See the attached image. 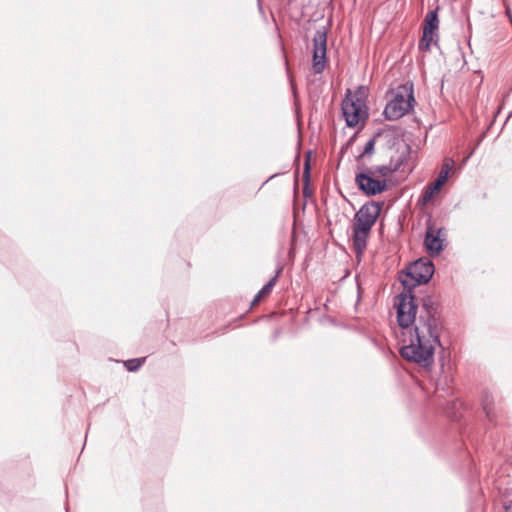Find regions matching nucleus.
<instances>
[{"label": "nucleus", "mask_w": 512, "mask_h": 512, "mask_svg": "<svg viewBox=\"0 0 512 512\" xmlns=\"http://www.w3.org/2000/svg\"><path fill=\"white\" fill-rule=\"evenodd\" d=\"M444 388H445V387H444V385H443V384H442V382L439 380V381L437 382V384H436V389H437V390H440V389L444 390Z\"/></svg>", "instance_id": "19"}, {"label": "nucleus", "mask_w": 512, "mask_h": 512, "mask_svg": "<svg viewBox=\"0 0 512 512\" xmlns=\"http://www.w3.org/2000/svg\"><path fill=\"white\" fill-rule=\"evenodd\" d=\"M392 98L385 106L383 115L385 119L398 120L413 108L415 102L413 94V85L410 83L397 86L390 91Z\"/></svg>", "instance_id": "3"}, {"label": "nucleus", "mask_w": 512, "mask_h": 512, "mask_svg": "<svg viewBox=\"0 0 512 512\" xmlns=\"http://www.w3.org/2000/svg\"><path fill=\"white\" fill-rule=\"evenodd\" d=\"M438 26H439V19H438L437 10L429 11L424 19L423 30H427L428 32L437 33Z\"/></svg>", "instance_id": "11"}, {"label": "nucleus", "mask_w": 512, "mask_h": 512, "mask_svg": "<svg viewBox=\"0 0 512 512\" xmlns=\"http://www.w3.org/2000/svg\"><path fill=\"white\" fill-rule=\"evenodd\" d=\"M304 177H305L306 182L308 183L309 178H310V163H309V158L305 161V164H304Z\"/></svg>", "instance_id": "18"}, {"label": "nucleus", "mask_w": 512, "mask_h": 512, "mask_svg": "<svg viewBox=\"0 0 512 512\" xmlns=\"http://www.w3.org/2000/svg\"><path fill=\"white\" fill-rule=\"evenodd\" d=\"M452 165H453V161L451 162H445L443 165H442V168H441V171L439 174H444L445 178H448V174L450 172V170L452 169Z\"/></svg>", "instance_id": "16"}, {"label": "nucleus", "mask_w": 512, "mask_h": 512, "mask_svg": "<svg viewBox=\"0 0 512 512\" xmlns=\"http://www.w3.org/2000/svg\"><path fill=\"white\" fill-rule=\"evenodd\" d=\"M437 33L434 32H428L427 30H423L422 37L419 41V50L421 51H429L432 42L434 41V36H436Z\"/></svg>", "instance_id": "12"}, {"label": "nucleus", "mask_w": 512, "mask_h": 512, "mask_svg": "<svg viewBox=\"0 0 512 512\" xmlns=\"http://www.w3.org/2000/svg\"><path fill=\"white\" fill-rule=\"evenodd\" d=\"M446 232L444 228L435 229L431 220L427 221V228L424 237V247L431 257L438 256L444 249Z\"/></svg>", "instance_id": "7"}, {"label": "nucleus", "mask_w": 512, "mask_h": 512, "mask_svg": "<svg viewBox=\"0 0 512 512\" xmlns=\"http://www.w3.org/2000/svg\"><path fill=\"white\" fill-rule=\"evenodd\" d=\"M402 164V158H398L396 161H393V159L391 158L389 164L370 167V171L374 174V176L386 179V177H389L390 175L398 171Z\"/></svg>", "instance_id": "9"}, {"label": "nucleus", "mask_w": 512, "mask_h": 512, "mask_svg": "<svg viewBox=\"0 0 512 512\" xmlns=\"http://www.w3.org/2000/svg\"><path fill=\"white\" fill-rule=\"evenodd\" d=\"M506 13H507V15L510 17V20H511V22H512V16H511V14H510V10H509L508 8L506 9Z\"/></svg>", "instance_id": "20"}, {"label": "nucleus", "mask_w": 512, "mask_h": 512, "mask_svg": "<svg viewBox=\"0 0 512 512\" xmlns=\"http://www.w3.org/2000/svg\"><path fill=\"white\" fill-rule=\"evenodd\" d=\"M492 405H493V396L491 394H489L488 392H486L482 398V406H483V410H484L487 418L490 421H493V419H494Z\"/></svg>", "instance_id": "13"}, {"label": "nucleus", "mask_w": 512, "mask_h": 512, "mask_svg": "<svg viewBox=\"0 0 512 512\" xmlns=\"http://www.w3.org/2000/svg\"><path fill=\"white\" fill-rule=\"evenodd\" d=\"M434 271V264L430 260L418 259L411 263L399 277L403 291L395 301L398 325L402 329L414 325L410 344L403 346L400 354L404 359L423 368L433 365L435 347L441 346V311L435 297L425 295L418 301L413 289L427 284Z\"/></svg>", "instance_id": "1"}, {"label": "nucleus", "mask_w": 512, "mask_h": 512, "mask_svg": "<svg viewBox=\"0 0 512 512\" xmlns=\"http://www.w3.org/2000/svg\"><path fill=\"white\" fill-rule=\"evenodd\" d=\"M146 358H133L124 362L126 369L130 372L137 371L145 362Z\"/></svg>", "instance_id": "14"}, {"label": "nucleus", "mask_w": 512, "mask_h": 512, "mask_svg": "<svg viewBox=\"0 0 512 512\" xmlns=\"http://www.w3.org/2000/svg\"><path fill=\"white\" fill-rule=\"evenodd\" d=\"M389 132H391L393 134H398L400 132V127H398L396 125H386L383 129L379 130L376 133V135L365 144V147H364L362 153L357 157L358 164H360V160L363 159L365 156H367V155L370 156L374 153L376 137H379L382 134L389 133Z\"/></svg>", "instance_id": "8"}, {"label": "nucleus", "mask_w": 512, "mask_h": 512, "mask_svg": "<svg viewBox=\"0 0 512 512\" xmlns=\"http://www.w3.org/2000/svg\"><path fill=\"white\" fill-rule=\"evenodd\" d=\"M355 184L366 196H375L387 190V180L379 179L370 171V167L364 164H357Z\"/></svg>", "instance_id": "5"}, {"label": "nucleus", "mask_w": 512, "mask_h": 512, "mask_svg": "<svg viewBox=\"0 0 512 512\" xmlns=\"http://www.w3.org/2000/svg\"><path fill=\"white\" fill-rule=\"evenodd\" d=\"M313 57L312 68L315 74H321L327 63V30L321 27L316 30L313 36Z\"/></svg>", "instance_id": "6"}, {"label": "nucleus", "mask_w": 512, "mask_h": 512, "mask_svg": "<svg viewBox=\"0 0 512 512\" xmlns=\"http://www.w3.org/2000/svg\"><path fill=\"white\" fill-rule=\"evenodd\" d=\"M447 178H445L444 174H438L437 178L433 183L428 185L427 187L431 189L433 192L438 193L443 185L446 183Z\"/></svg>", "instance_id": "15"}, {"label": "nucleus", "mask_w": 512, "mask_h": 512, "mask_svg": "<svg viewBox=\"0 0 512 512\" xmlns=\"http://www.w3.org/2000/svg\"><path fill=\"white\" fill-rule=\"evenodd\" d=\"M382 206L381 202L370 201L362 205L355 213L352 240L357 256H360L366 249L368 237L381 213Z\"/></svg>", "instance_id": "2"}, {"label": "nucleus", "mask_w": 512, "mask_h": 512, "mask_svg": "<svg viewBox=\"0 0 512 512\" xmlns=\"http://www.w3.org/2000/svg\"><path fill=\"white\" fill-rule=\"evenodd\" d=\"M275 176H277V174L271 175V177H269V179L267 181H269L270 179L274 178Z\"/></svg>", "instance_id": "22"}, {"label": "nucleus", "mask_w": 512, "mask_h": 512, "mask_svg": "<svg viewBox=\"0 0 512 512\" xmlns=\"http://www.w3.org/2000/svg\"><path fill=\"white\" fill-rule=\"evenodd\" d=\"M435 194H436L435 192H433L431 189L426 187V190L424 191L423 196H422L423 203L429 202Z\"/></svg>", "instance_id": "17"}, {"label": "nucleus", "mask_w": 512, "mask_h": 512, "mask_svg": "<svg viewBox=\"0 0 512 512\" xmlns=\"http://www.w3.org/2000/svg\"><path fill=\"white\" fill-rule=\"evenodd\" d=\"M504 507H505V509H506V510H509V509H511V507H512V504H509V505H505Z\"/></svg>", "instance_id": "21"}, {"label": "nucleus", "mask_w": 512, "mask_h": 512, "mask_svg": "<svg viewBox=\"0 0 512 512\" xmlns=\"http://www.w3.org/2000/svg\"><path fill=\"white\" fill-rule=\"evenodd\" d=\"M366 90L360 86L354 96L350 93L342 101V113L348 127H356L360 122L368 118L366 106Z\"/></svg>", "instance_id": "4"}, {"label": "nucleus", "mask_w": 512, "mask_h": 512, "mask_svg": "<svg viewBox=\"0 0 512 512\" xmlns=\"http://www.w3.org/2000/svg\"><path fill=\"white\" fill-rule=\"evenodd\" d=\"M282 270H283V267L282 266H278V268L276 269L275 275L255 295V297H254V299L252 301V305L260 302L264 297L268 296L271 293V291H272L273 287L275 286V284H276V282L278 280V277L281 274Z\"/></svg>", "instance_id": "10"}]
</instances>
